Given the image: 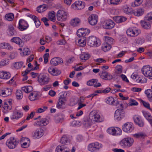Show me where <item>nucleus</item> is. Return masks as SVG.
Segmentation results:
<instances>
[{
    "mask_svg": "<svg viewBox=\"0 0 152 152\" xmlns=\"http://www.w3.org/2000/svg\"><path fill=\"white\" fill-rule=\"evenodd\" d=\"M48 109V107L46 106H44L42 108H39L37 110V112L39 113H41L43 112Z\"/></svg>",
    "mask_w": 152,
    "mask_h": 152,
    "instance_id": "e2e57ef3",
    "label": "nucleus"
},
{
    "mask_svg": "<svg viewBox=\"0 0 152 152\" xmlns=\"http://www.w3.org/2000/svg\"><path fill=\"white\" fill-rule=\"evenodd\" d=\"M83 123L86 126L89 127L91 126L92 124V121L90 119H85L84 120Z\"/></svg>",
    "mask_w": 152,
    "mask_h": 152,
    "instance_id": "3c124183",
    "label": "nucleus"
},
{
    "mask_svg": "<svg viewBox=\"0 0 152 152\" xmlns=\"http://www.w3.org/2000/svg\"><path fill=\"white\" fill-rule=\"evenodd\" d=\"M138 104V103L135 100L131 99L129 100V102L128 104V105L129 106H131L137 105Z\"/></svg>",
    "mask_w": 152,
    "mask_h": 152,
    "instance_id": "c03bdc74",
    "label": "nucleus"
},
{
    "mask_svg": "<svg viewBox=\"0 0 152 152\" xmlns=\"http://www.w3.org/2000/svg\"><path fill=\"white\" fill-rule=\"evenodd\" d=\"M114 26L115 23L113 20H108L105 21L103 27L106 29H111L113 28Z\"/></svg>",
    "mask_w": 152,
    "mask_h": 152,
    "instance_id": "4468645a",
    "label": "nucleus"
},
{
    "mask_svg": "<svg viewBox=\"0 0 152 152\" xmlns=\"http://www.w3.org/2000/svg\"><path fill=\"white\" fill-rule=\"evenodd\" d=\"M122 10L124 12L128 14L133 13V11L131 7L125 4L122 6Z\"/></svg>",
    "mask_w": 152,
    "mask_h": 152,
    "instance_id": "b1692460",
    "label": "nucleus"
},
{
    "mask_svg": "<svg viewBox=\"0 0 152 152\" xmlns=\"http://www.w3.org/2000/svg\"><path fill=\"white\" fill-rule=\"evenodd\" d=\"M102 147L101 144L97 142L89 144L88 146V150L92 152H96L98 151Z\"/></svg>",
    "mask_w": 152,
    "mask_h": 152,
    "instance_id": "39448f33",
    "label": "nucleus"
},
{
    "mask_svg": "<svg viewBox=\"0 0 152 152\" xmlns=\"http://www.w3.org/2000/svg\"><path fill=\"white\" fill-rule=\"evenodd\" d=\"M81 22L80 20L78 18H76L72 19L70 22V24L72 26H78Z\"/></svg>",
    "mask_w": 152,
    "mask_h": 152,
    "instance_id": "a878e982",
    "label": "nucleus"
},
{
    "mask_svg": "<svg viewBox=\"0 0 152 152\" xmlns=\"http://www.w3.org/2000/svg\"><path fill=\"white\" fill-rule=\"evenodd\" d=\"M144 12V10L143 8H139L133 12V13L136 16H140L143 14Z\"/></svg>",
    "mask_w": 152,
    "mask_h": 152,
    "instance_id": "7c9ffc66",
    "label": "nucleus"
},
{
    "mask_svg": "<svg viewBox=\"0 0 152 152\" xmlns=\"http://www.w3.org/2000/svg\"><path fill=\"white\" fill-rule=\"evenodd\" d=\"M67 101V99L66 96L64 94L60 95L58 98V102L65 104L66 102Z\"/></svg>",
    "mask_w": 152,
    "mask_h": 152,
    "instance_id": "72a5a7b5",
    "label": "nucleus"
},
{
    "mask_svg": "<svg viewBox=\"0 0 152 152\" xmlns=\"http://www.w3.org/2000/svg\"><path fill=\"white\" fill-rule=\"evenodd\" d=\"M49 123L48 120L46 118H42L37 121L34 123V126L37 125L39 126H44L47 125Z\"/></svg>",
    "mask_w": 152,
    "mask_h": 152,
    "instance_id": "6ab92c4d",
    "label": "nucleus"
},
{
    "mask_svg": "<svg viewBox=\"0 0 152 152\" xmlns=\"http://www.w3.org/2000/svg\"><path fill=\"white\" fill-rule=\"evenodd\" d=\"M16 95L18 99H21L23 97V94L22 91L20 90H18L16 91Z\"/></svg>",
    "mask_w": 152,
    "mask_h": 152,
    "instance_id": "de8ad7c7",
    "label": "nucleus"
},
{
    "mask_svg": "<svg viewBox=\"0 0 152 152\" xmlns=\"http://www.w3.org/2000/svg\"><path fill=\"white\" fill-rule=\"evenodd\" d=\"M23 115L22 113L18 111H15L14 113L12 118L13 119H18L21 117Z\"/></svg>",
    "mask_w": 152,
    "mask_h": 152,
    "instance_id": "f704fd0d",
    "label": "nucleus"
},
{
    "mask_svg": "<svg viewBox=\"0 0 152 152\" xmlns=\"http://www.w3.org/2000/svg\"><path fill=\"white\" fill-rule=\"evenodd\" d=\"M148 20H145V19L140 22L142 27L145 29H149L151 28V23L148 22Z\"/></svg>",
    "mask_w": 152,
    "mask_h": 152,
    "instance_id": "412c9836",
    "label": "nucleus"
},
{
    "mask_svg": "<svg viewBox=\"0 0 152 152\" xmlns=\"http://www.w3.org/2000/svg\"><path fill=\"white\" fill-rule=\"evenodd\" d=\"M44 134V131L42 129H38L34 133L32 137L34 139H38Z\"/></svg>",
    "mask_w": 152,
    "mask_h": 152,
    "instance_id": "a211bd4d",
    "label": "nucleus"
},
{
    "mask_svg": "<svg viewBox=\"0 0 152 152\" xmlns=\"http://www.w3.org/2000/svg\"><path fill=\"white\" fill-rule=\"evenodd\" d=\"M41 20L43 21L45 24V25L46 26H49V24L48 22V19L46 18H43L41 19Z\"/></svg>",
    "mask_w": 152,
    "mask_h": 152,
    "instance_id": "774afa93",
    "label": "nucleus"
},
{
    "mask_svg": "<svg viewBox=\"0 0 152 152\" xmlns=\"http://www.w3.org/2000/svg\"><path fill=\"white\" fill-rule=\"evenodd\" d=\"M115 128V134L116 135L120 134L122 133L121 130L119 128L117 127Z\"/></svg>",
    "mask_w": 152,
    "mask_h": 152,
    "instance_id": "338daca9",
    "label": "nucleus"
},
{
    "mask_svg": "<svg viewBox=\"0 0 152 152\" xmlns=\"http://www.w3.org/2000/svg\"><path fill=\"white\" fill-rule=\"evenodd\" d=\"M68 16V13L64 11L59 10L56 14L57 19L58 21H64L66 20Z\"/></svg>",
    "mask_w": 152,
    "mask_h": 152,
    "instance_id": "20e7f679",
    "label": "nucleus"
},
{
    "mask_svg": "<svg viewBox=\"0 0 152 152\" xmlns=\"http://www.w3.org/2000/svg\"><path fill=\"white\" fill-rule=\"evenodd\" d=\"M48 72L53 76H57L60 75L61 72V71L57 69L49 68L48 69Z\"/></svg>",
    "mask_w": 152,
    "mask_h": 152,
    "instance_id": "5701e85b",
    "label": "nucleus"
},
{
    "mask_svg": "<svg viewBox=\"0 0 152 152\" xmlns=\"http://www.w3.org/2000/svg\"><path fill=\"white\" fill-rule=\"evenodd\" d=\"M90 116L92 117V120L96 122H102L104 121L103 118H101L99 114L95 111H91L90 114Z\"/></svg>",
    "mask_w": 152,
    "mask_h": 152,
    "instance_id": "9d476101",
    "label": "nucleus"
},
{
    "mask_svg": "<svg viewBox=\"0 0 152 152\" xmlns=\"http://www.w3.org/2000/svg\"><path fill=\"white\" fill-rule=\"evenodd\" d=\"M110 4L113 5H117L120 2V0H108Z\"/></svg>",
    "mask_w": 152,
    "mask_h": 152,
    "instance_id": "6e6d98bb",
    "label": "nucleus"
},
{
    "mask_svg": "<svg viewBox=\"0 0 152 152\" xmlns=\"http://www.w3.org/2000/svg\"><path fill=\"white\" fill-rule=\"evenodd\" d=\"M90 57V56L88 54H82L80 56V58L83 61H85L88 59Z\"/></svg>",
    "mask_w": 152,
    "mask_h": 152,
    "instance_id": "37998d69",
    "label": "nucleus"
},
{
    "mask_svg": "<svg viewBox=\"0 0 152 152\" xmlns=\"http://www.w3.org/2000/svg\"><path fill=\"white\" fill-rule=\"evenodd\" d=\"M133 136L136 138H144L146 136V135L145 133L138 132L133 134Z\"/></svg>",
    "mask_w": 152,
    "mask_h": 152,
    "instance_id": "a19ab883",
    "label": "nucleus"
},
{
    "mask_svg": "<svg viewBox=\"0 0 152 152\" xmlns=\"http://www.w3.org/2000/svg\"><path fill=\"white\" fill-rule=\"evenodd\" d=\"M22 91L27 93H29L33 90V88L31 86H25L21 88Z\"/></svg>",
    "mask_w": 152,
    "mask_h": 152,
    "instance_id": "e433bc0d",
    "label": "nucleus"
},
{
    "mask_svg": "<svg viewBox=\"0 0 152 152\" xmlns=\"http://www.w3.org/2000/svg\"><path fill=\"white\" fill-rule=\"evenodd\" d=\"M19 141L12 137L7 140L6 144L10 149H14L16 147Z\"/></svg>",
    "mask_w": 152,
    "mask_h": 152,
    "instance_id": "423d86ee",
    "label": "nucleus"
},
{
    "mask_svg": "<svg viewBox=\"0 0 152 152\" xmlns=\"http://www.w3.org/2000/svg\"><path fill=\"white\" fill-rule=\"evenodd\" d=\"M46 7L44 4L41 5L37 7V11L39 12H41L45 11Z\"/></svg>",
    "mask_w": 152,
    "mask_h": 152,
    "instance_id": "603ef678",
    "label": "nucleus"
},
{
    "mask_svg": "<svg viewBox=\"0 0 152 152\" xmlns=\"http://www.w3.org/2000/svg\"><path fill=\"white\" fill-rule=\"evenodd\" d=\"M38 95V93L34 91L30 94L29 96V98L31 101H34L36 100Z\"/></svg>",
    "mask_w": 152,
    "mask_h": 152,
    "instance_id": "c85d7f7f",
    "label": "nucleus"
},
{
    "mask_svg": "<svg viewBox=\"0 0 152 152\" xmlns=\"http://www.w3.org/2000/svg\"><path fill=\"white\" fill-rule=\"evenodd\" d=\"M28 27V25L25 20L21 19L19 22V25L18 28L20 31H23L26 29Z\"/></svg>",
    "mask_w": 152,
    "mask_h": 152,
    "instance_id": "2eb2a0df",
    "label": "nucleus"
},
{
    "mask_svg": "<svg viewBox=\"0 0 152 152\" xmlns=\"http://www.w3.org/2000/svg\"><path fill=\"white\" fill-rule=\"evenodd\" d=\"M23 64V62L22 61L15 62L14 65V67L17 69H19L22 67Z\"/></svg>",
    "mask_w": 152,
    "mask_h": 152,
    "instance_id": "8fccbe9b",
    "label": "nucleus"
},
{
    "mask_svg": "<svg viewBox=\"0 0 152 152\" xmlns=\"http://www.w3.org/2000/svg\"><path fill=\"white\" fill-rule=\"evenodd\" d=\"M107 131L110 134L113 135H115V128L114 127H111L109 128Z\"/></svg>",
    "mask_w": 152,
    "mask_h": 152,
    "instance_id": "5fc2aeb1",
    "label": "nucleus"
},
{
    "mask_svg": "<svg viewBox=\"0 0 152 152\" xmlns=\"http://www.w3.org/2000/svg\"><path fill=\"white\" fill-rule=\"evenodd\" d=\"M8 34L10 36L16 35L17 34L14 27L12 25L8 26Z\"/></svg>",
    "mask_w": 152,
    "mask_h": 152,
    "instance_id": "c756f323",
    "label": "nucleus"
},
{
    "mask_svg": "<svg viewBox=\"0 0 152 152\" xmlns=\"http://www.w3.org/2000/svg\"><path fill=\"white\" fill-rule=\"evenodd\" d=\"M125 116V112L122 109H118L115 112L114 118L118 120H120Z\"/></svg>",
    "mask_w": 152,
    "mask_h": 152,
    "instance_id": "9b49d317",
    "label": "nucleus"
},
{
    "mask_svg": "<svg viewBox=\"0 0 152 152\" xmlns=\"http://www.w3.org/2000/svg\"><path fill=\"white\" fill-rule=\"evenodd\" d=\"M145 93L146 94L149 100L152 102V90L151 89H148L145 91Z\"/></svg>",
    "mask_w": 152,
    "mask_h": 152,
    "instance_id": "4c0bfd02",
    "label": "nucleus"
},
{
    "mask_svg": "<svg viewBox=\"0 0 152 152\" xmlns=\"http://www.w3.org/2000/svg\"><path fill=\"white\" fill-rule=\"evenodd\" d=\"M105 40L106 42V43H108L110 45L112 43L113 41V39L110 37H106L105 38Z\"/></svg>",
    "mask_w": 152,
    "mask_h": 152,
    "instance_id": "bf43d9fd",
    "label": "nucleus"
},
{
    "mask_svg": "<svg viewBox=\"0 0 152 152\" xmlns=\"http://www.w3.org/2000/svg\"><path fill=\"white\" fill-rule=\"evenodd\" d=\"M114 20L117 23H121L125 21L126 20V18L123 16H117L114 17Z\"/></svg>",
    "mask_w": 152,
    "mask_h": 152,
    "instance_id": "bb28decb",
    "label": "nucleus"
},
{
    "mask_svg": "<svg viewBox=\"0 0 152 152\" xmlns=\"http://www.w3.org/2000/svg\"><path fill=\"white\" fill-rule=\"evenodd\" d=\"M0 47L4 49H6L9 50L12 49V47L8 43H1L0 44Z\"/></svg>",
    "mask_w": 152,
    "mask_h": 152,
    "instance_id": "473e14b6",
    "label": "nucleus"
},
{
    "mask_svg": "<svg viewBox=\"0 0 152 152\" xmlns=\"http://www.w3.org/2000/svg\"><path fill=\"white\" fill-rule=\"evenodd\" d=\"M72 6L75 10H80L84 8L85 4L84 2L81 1H77L72 5Z\"/></svg>",
    "mask_w": 152,
    "mask_h": 152,
    "instance_id": "ddd939ff",
    "label": "nucleus"
},
{
    "mask_svg": "<svg viewBox=\"0 0 152 152\" xmlns=\"http://www.w3.org/2000/svg\"><path fill=\"white\" fill-rule=\"evenodd\" d=\"M3 77V79H7L10 78L11 76L10 74L7 72H4Z\"/></svg>",
    "mask_w": 152,
    "mask_h": 152,
    "instance_id": "052dcab7",
    "label": "nucleus"
},
{
    "mask_svg": "<svg viewBox=\"0 0 152 152\" xmlns=\"http://www.w3.org/2000/svg\"><path fill=\"white\" fill-rule=\"evenodd\" d=\"M141 102L143 104V106L147 108L148 109H150V105L148 103L142 100H141Z\"/></svg>",
    "mask_w": 152,
    "mask_h": 152,
    "instance_id": "69168bd1",
    "label": "nucleus"
},
{
    "mask_svg": "<svg viewBox=\"0 0 152 152\" xmlns=\"http://www.w3.org/2000/svg\"><path fill=\"white\" fill-rule=\"evenodd\" d=\"M65 104L57 102L56 107L58 109H64L65 108Z\"/></svg>",
    "mask_w": 152,
    "mask_h": 152,
    "instance_id": "13d9d810",
    "label": "nucleus"
},
{
    "mask_svg": "<svg viewBox=\"0 0 152 152\" xmlns=\"http://www.w3.org/2000/svg\"><path fill=\"white\" fill-rule=\"evenodd\" d=\"M111 46L109 44L105 43H104L102 46V49L104 52H106L109 50L111 48Z\"/></svg>",
    "mask_w": 152,
    "mask_h": 152,
    "instance_id": "58836bf2",
    "label": "nucleus"
},
{
    "mask_svg": "<svg viewBox=\"0 0 152 152\" xmlns=\"http://www.w3.org/2000/svg\"><path fill=\"white\" fill-rule=\"evenodd\" d=\"M30 53V51L29 49L27 48H25L23 50V55L25 56H26L29 55Z\"/></svg>",
    "mask_w": 152,
    "mask_h": 152,
    "instance_id": "0e129e2a",
    "label": "nucleus"
},
{
    "mask_svg": "<svg viewBox=\"0 0 152 152\" xmlns=\"http://www.w3.org/2000/svg\"><path fill=\"white\" fill-rule=\"evenodd\" d=\"M56 149L58 152H69L68 148L64 147L63 145L58 146Z\"/></svg>",
    "mask_w": 152,
    "mask_h": 152,
    "instance_id": "cd10ccee",
    "label": "nucleus"
},
{
    "mask_svg": "<svg viewBox=\"0 0 152 152\" xmlns=\"http://www.w3.org/2000/svg\"><path fill=\"white\" fill-rule=\"evenodd\" d=\"M98 16L95 14L91 15L88 18V21L89 23L92 26L96 25L98 20Z\"/></svg>",
    "mask_w": 152,
    "mask_h": 152,
    "instance_id": "dca6fc26",
    "label": "nucleus"
},
{
    "mask_svg": "<svg viewBox=\"0 0 152 152\" xmlns=\"http://www.w3.org/2000/svg\"><path fill=\"white\" fill-rule=\"evenodd\" d=\"M142 72L145 76L152 79V67L144 66L141 70Z\"/></svg>",
    "mask_w": 152,
    "mask_h": 152,
    "instance_id": "0eeeda50",
    "label": "nucleus"
},
{
    "mask_svg": "<svg viewBox=\"0 0 152 152\" xmlns=\"http://www.w3.org/2000/svg\"><path fill=\"white\" fill-rule=\"evenodd\" d=\"M50 78L48 76L45 74L41 73L38 75L37 80L41 85L47 84Z\"/></svg>",
    "mask_w": 152,
    "mask_h": 152,
    "instance_id": "7ed1b4c3",
    "label": "nucleus"
},
{
    "mask_svg": "<svg viewBox=\"0 0 152 152\" xmlns=\"http://www.w3.org/2000/svg\"><path fill=\"white\" fill-rule=\"evenodd\" d=\"M60 142L61 143L65 144L69 142V141L67 139L66 136L64 135L61 137Z\"/></svg>",
    "mask_w": 152,
    "mask_h": 152,
    "instance_id": "09e8293b",
    "label": "nucleus"
},
{
    "mask_svg": "<svg viewBox=\"0 0 152 152\" xmlns=\"http://www.w3.org/2000/svg\"><path fill=\"white\" fill-rule=\"evenodd\" d=\"M63 61L61 58L60 57H54L51 59L50 61V64L53 66H56L59 64L62 63Z\"/></svg>",
    "mask_w": 152,
    "mask_h": 152,
    "instance_id": "aec40b11",
    "label": "nucleus"
},
{
    "mask_svg": "<svg viewBox=\"0 0 152 152\" xmlns=\"http://www.w3.org/2000/svg\"><path fill=\"white\" fill-rule=\"evenodd\" d=\"M90 32V31L89 29L82 28L77 30V34L78 37H85L86 34H88Z\"/></svg>",
    "mask_w": 152,
    "mask_h": 152,
    "instance_id": "f8f14e48",
    "label": "nucleus"
},
{
    "mask_svg": "<svg viewBox=\"0 0 152 152\" xmlns=\"http://www.w3.org/2000/svg\"><path fill=\"white\" fill-rule=\"evenodd\" d=\"M100 77L102 79L106 80L107 75V72L104 71H102V72L99 74Z\"/></svg>",
    "mask_w": 152,
    "mask_h": 152,
    "instance_id": "864d4df0",
    "label": "nucleus"
},
{
    "mask_svg": "<svg viewBox=\"0 0 152 152\" xmlns=\"http://www.w3.org/2000/svg\"><path fill=\"white\" fill-rule=\"evenodd\" d=\"M80 37L78 39V45L80 47H84L86 45V38L85 37Z\"/></svg>",
    "mask_w": 152,
    "mask_h": 152,
    "instance_id": "393cba45",
    "label": "nucleus"
},
{
    "mask_svg": "<svg viewBox=\"0 0 152 152\" xmlns=\"http://www.w3.org/2000/svg\"><path fill=\"white\" fill-rule=\"evenodd\" d=\"M87 43L88 45L92 47H97L100 45L99 40L94 36H90L87 39Z\"/></svg>",
    "mask_w": 152,
    "mask_h": 152,
    "instance_id": "f257e3e1",
    "label": "nucleus"
},
{
    "mask_svg": "<svg viewBox=\"0 0 152 152\" xmlns=\"http://www.w3.org/2000/svg\"><path fill=\"white\" fill-rule=\"evenodd\" d=\"M134 121L136 124L140 127H143L144 125L143 121L140 120L137 117H135L134 119Z\"/></svg>",
    "mask_w": 152,
    "mask_h": 152,
    "instance_id": "2f4dec72",
    "label": "nucleus"
},
{
    "mask_svg": "<svg viewBox=\"0 0 152 152\" xmlns=\"http://www.w3.org/2000/svg\"><path fill=\"white\" fill-rule=\"evenodd\" d=\"M145 20L152 22V12L148 13L144 17Z\"/></svg>",
    "mask_w": 152,
    "mask_h": 152,
    "instance_id": "49530a36",
    "label": "nucleus"
},
{
    "mask_svg": "<svg viewBox=\"0 0 152 152\" xmlns=\"http://www.w3.org/2000/svg\"><path fill=\"white\" fill-rule=\"evenodd\" d=\"M11 41L18 45L20 47H22L23 46L22 40L19 37H15L12 38L11 39Z\"/></svg>",
    "mask_w": 152,
    "mask_h": 152,
    "instance_id": "4be33fe9",
    "label": "nucleus"
},
{
    "mask_svg": "<svg viewBox=\"0 0 152 152\" xmlns=\"http://www.w3.org/2000/svg\"><path fill=\"white\" fill-rule=\"evenodd\" d=\"M5 17L6 20L9 21H12L14 18V15L13 13H9L6 14Z\"/></svg>",
    "mask_w": 152,
    "mask_h": 152,
    "instance_id": "a18cd8bd",
    "label": "nucleus"
},
{
    "mask_svg": "<svg viewBox=\"0 0 152 152\" xmlns=\"http://www.w3.org/2000/svg\"><path fill=\"white\" fill-rule=\"evenodd\" d=\"M48 17L50 20L53 22L55 21L56 19V14L55 12L53 11L49 12L48 14Z\"/></svg>",
    "mask_w": 152,
    "mask_h": 152,
    "instance_id": "c9c22d12",
    "label": "nucleus"
},
{
    "mask_svg": "<svg viewBox=\"0 0 152 152\" xmlns=\"http://www.w3.org/2000/svg\"><path fill=\"white\" fill-rule=\"evenodd\" d=\"M141 32L140 30L137 28H129L126 31L127 35L130 37H134L139 35Z\"/></svg>",
    "mask_w": 152,
    "mask_h": 152,
    "instance_id": "6e6552de",
    "label": "nucleus"
},
{
    "mask_svg": "<svg viewBox=\"0 0 152 152\" xmlns=\"http://www.w3.org/2000/svg\"><path fill=\"white\" fill-rule=\"evenodd\" d=\"M134 142V140L133 138L127 137L123 139L120 142V144L123 147L128 148L132 145Z\"/></svg>",
    "mask_w": 152,
    "mask_h": 152,
    "instance_id": "f03ea898",
    "label": "nucleus"
},
{
    "mask_svg": "<svg viewBox=\"0 0 152 152\" xmlns=\"http://www.w3.org/2000/svg\"><path fill=\"white\" fill-rule=\"evenodd\" d=\"M49 56V54L48 53H45L43 56L44 59V62L45 64H47L48 61V58Z\"/></svg>",
    "mask_w": 152,
    "mask_h": 152,
    "instance_id": "680f3d73",
    "label": "nucleus"
},
{
    "mask_svg": "<svg viewBox=\"0 0 152 152\" xmlns=\"http://www.w3.org/2000/svg\"><path fill=\"white\" fill-rule=\"evenodd\" d=\"M98 80L96 79H92L88 80L87 83V84L89 86H93L95 84V83H97Z\"/></svg>",
    "mask_w": 152,
    "mask_h": 152,
    "instance_id": "79ce46f5",
    "label": "nucleus"
},
{
    "mask_svg": "<svg viewBox=\"0 0 152 152\" xmlns=\"http://www.w3.org/2000/svg\"><path fill=\"white\" fill-rule=\"evenodd\" d=\"M123 130L127 133L132 132L134 129V127L129 122L125 123L122 126Z\"/></svg>",
    "mask_w": 152,
    "mask_h": 152,
    "instance_id": "1a4fd4ad",
    "label": "nucleus"
},
{
    "mask_svg": "<svg viewBox=\"0 0 152 152\" xmlns=\"http://www.w3.org/2000/svg\"><path fill=\"white\" fill-rule=\"evenodd\" d=\"M115 101L114 98L112 96L106 98L105 99V102L107 104L117 106L119 104V102L118 101L116 102Z\"/></svg>",
    "mask_w": 152,
    "mask_h": 152,
    "instance_id": "f3484780",
    "label": "nucleus"
},
{
    "mask_svg": "<svg viewBox=\"0 0 152 152\" xmlns=\"http://www.w3.org/2000/svg\"><path fill=\"white\" fill-rule=\"evenodd\" d=\"M116 73L120 74L122 73V67L121 65H118L116 67Z\"/></svg>",
    "mask_w": 152,
    "mask_h": 152,
    "instance_id": "4d7b16f0",
    "label": "nucleus"
},
{
    "mask_svg": "<svg viewBox=\"0 0 152 152\" xmlns=\"http://www.w3.org/2000/svg\"><path fill=\"white\" fill-rule=\"evenodd\" d=\"M143 0H135L134 1L132 2L131 5L133 7L138 6L143 2Z\"/></svg>",
    "mask_w": 152,
    "mask_h": 152,
    "instance_id": "ea45409f",
    "label": "nucleus"
}]
</instances>
